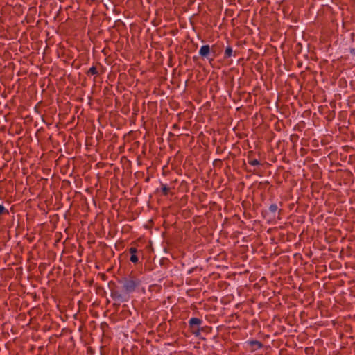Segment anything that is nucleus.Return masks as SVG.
<instances>
[{
	"instance_id": "f257e3e1",
	"label": "nucleus",
	"mask_w": 355,
	"mask_h": 355,
	"mask_svg": "<svg viewBox=\"0 0 355 355\" xmlns=\"http://www.w3.org/2000/svg\"><path fill=\"white\" fill-rule=\"evenodd\" d=\"M139 282L137 281L132 279H127L123 283V288L127 293H132L135 290Z\"/></svg>"
},
{
	"instance_id": "f03ea898",
	"label": "nucleus",
	"mask_w": 355,
	"mask_h": 355,
	"mask_svg": "<svg viewBox=\"0 0 355 355\" xmlns=\"http://www.w3.org/2000/svg\"><path fill=\"white\" fill-rule=\"evenodd\" d=\"M211 53V48L208 44L203 45L199 50V55L203 58H208Z\"/></svg>"
},
{
	"instance_id": "7ed1b4c3",
	"label": "nucleus",
	"mask_w": 355,
	"mask_h": 355,
	"mask_svg": "<svg viewBox=\"0 0 355 355\" xmlns=\"http://www.w3.org/2000/svg\"><path fill=\"white\" fill-rule=\"evenodd\" d=\"M189 323L191 327H193L195 326L199 327L202 323V320L198 318H191L189 320Z\"/></svg>"
},
{
	"instance_id": "20e7f679",
	"label": "nucleus",
	"mask_w": 355,
	"mask_h": 355,
	"mask_svg": "<svg viewBox=\"0 0 355 355\" xmlns=\"http://www.w3.org/2000/svg\"><path fill=\"white\" fill-rule=\"evenodd\" d=\"M232 56H235V55L233 54L232 48L231 46H227L225 51L224 58H227Z\"/></svg>"
},
{
	"instance_id": "39448f33",
	"label": "nucleus",
	"mask_w": 355,
	"mask_h": 355,
	"mask_svg": "<svg viewBox=\"0 0 355 355\" xmlns=\"http://www.w3.org/2000/svg\"><path fill=\"white\" fill-rule=\"evenodd\" d=\"M97 73V69L94 66L90 67L87 71L88 75H96Z\"/></svg>"
},
{
	"instance_id": "423d86ee",
	"label": "nucleus",
	"mask_w": 355,
	"mask_h": 355,
	"mask_svg": "<svg viewBox=\"0 0 355 355\" xmlns=\"http://www.w3.org/2000/svg\"><path fill=\"white\" fill-rule=\"evenodd\" d=\"M250 344L252 346H256L257 349H260L262 347V344L257 340L250 341Z\"/></svg>"
},
{
	"instance_id": "0eeeda50",
	"label": "nucleus",
	"mask_w": 355,
	"mask_h": 355,
	"mask_svg": "<svg viewBox=\"0 0 355 355\" xmlns=\"http://www.w3.org/2000/svg\"><path fill=\"white\" fill-rule=\"evenodd\" d=\"M162 191L164 196H167L169 191V188L166 184H162Z\"/></svg>"
},
{
	"instance_id": "6e6552de",
	"label": "nucleus",
	"mask_w": 355,
	"mask_h": 355,
	"mask_svg": "<svg viewBox=\"0 0 355 355\" xmlns=\"http://www.w3.org/2000/svg\"><path fill=\"white\" fill-rule=\"evenodd\" d=\"M278 209L277 205L276 204H272L269 207V210L271 213L275 214Z\"/></svg>"
},
{
	"instance_id": "1a4fd4ad",
	"label": "nucleus",
	"mask_w": 355,
	"mask_h": 355,
	"mask_svg": "<svg viewBox=\"0 0 355 355\" xmlns=\"http://www.w3.org/2000/svg\"><path fill=\"white\" fill-rule=\"evenodd\" d=\"M250 165L252 166H258L260 164V162L257 159H251L248 161Z\"/></svg>"
},
{
	"instance_id": "9d476101",
	"label": "nucleus",
	"mask_w": 355,
	"mask_h": 355,
	"mask_svg": "<svg viewBox=\"0 0 355 355\" xmlns=\"http://www.w3.org/2000/svg\"><path fill=\"white\" fill-rule=\"evenodd\" d=\"M130 260L132 263H137L138 261V257L136 255V254H132L130 256Z\"/></svg>"
},
{
	"instance_id": "9b49d317",
	"label": "nucleus",
	"mask_w": 355,
	"mask_h": 355,
	"mask_svg": "<svg viewBox=\"0 0 355 355\" xmlns=\"http://www.w3.org/2000/svg\"><path fill=\"white\" fill-rule=\"evenodd\" d=\"M7 212L8 211L6 209L5 207L2 205H0V215Z\"/></svg>"
},
{
	"instance_id": "f8f14e48",
	"label": "nucleus",
	"mask_w": 355,
	"mask_h": 355,
	"mask_svg": "<svg viewBox=\"0 0 355 355\" xmlns=\"http://www.w3.org/2000/svg\"><path fill=\"white\" fill-rule=\"evenodd\" d=\"M129 252L131 254V255L135 254H137V248L132 247L129 249Z\"/></svg>"
}]
</instances>
